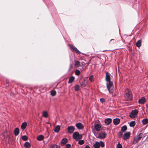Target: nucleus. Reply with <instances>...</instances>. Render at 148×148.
Listing matches in <instances>:
<instances>
[{
  "label": "nucleus",
  "mask_w": 148,
  "mask_h": 148,
  "mask_svg": "<svg viewBox=\"0 0 148 148\" xmlns=\"http://www.w3.org/2000/svg\"><path fill=\"white\" fill-rule=\"evenodd\" d=\"M71 147V145L69 144H66L65 146L66 148H70Z\"/></svg>",
  "instance_id": "obj_41"
},
{
  "label": "nucleus",
  "mask_w": 148,
  "mask_h": 148,
  "mask_svg": "<svg viewBox=\"0 0 148 148\" xmlns=\"http://www.w3.org/2000/svg\"><path fill=\"white\" fill-rule=\"evenodd\" d=\"M141 41L140 40L138 41L136 43V45L138 47H139L141 46Z\"/></svg>",
  "instance_id": "obj_29"
},
{
  "label": "nucleus",
  "mask_w": 148,
  "mask_h": 148,
  "mask_svg": "<svg viewBox=\"0 0 148 148\" xmlns=\"http://www.w3.org/2000/svg\"><path fill=\"white\" fill-rule=\"evenodd\" d=\"M123 132H120L118 133L119 137V138H121L122 137V136L123 135Z\"/></svg>",
  "instance_id": "obj_35"
},
{
  "label": "nucleus",
  "mask_w": 148,
  "mask_h": 148,
  "mask_svg": "<svg viewBox=\"0 0 148 148\" xmlns=\"http://www.w3.org/2000/svg\"><path fill=\"white\" fill-rule=\"evenodd\" d=\"M75 125L77 128L79 130H81L83 128L84 126L82 124L80 123H76Z\"/></svg>",
  "instance_id": "obj_13"
},
{
  "label": "nucleus",
  "mask_w": 148,
  "mask_h": 148,
  "mask_svg": "<svg viewBox=\"0 0 148 148\" xmlns=\"http://www.w3.org/2000/svg\"><path fill=\"white\" fill-rule=\"evenodd\" d=\"M100 101L102 103H103V102L105 101V100L104 98H101L100 99Z\"/></svg>",
  "instance_id": "obj_40"
},
{
  "label": "nucleus",
  "mask_w": 148,
  "mask_h": 148,
  "mask_svg": "<svg viewBox=\"0 0 148 148\" xmlns=\"http://www.w3.org/2000/svg\"><path fill=\"white\" fill-rule=\"evenodd\" d=\"M50 148H60V147L58 145L52 144L50 146Z\"/></svg>",
  "instance_id": "obj_25"
},
{
  "label": "nucleus",
  "mask_w": 148,
  "mask_h": 148,
  "mask_svg": "<svg viewBox=\"0 0 148 148\" xmlns=\"http://www.w3.org/2000/svg\"><path fill=\"white\" fill-rule=\"evenodd\" d=\"M131 133L130 132H126L124 134L123 136V139L124 140H126L129 138L130 135Z\"/></svg>",
  "instance_id": "obj_8"
},
{
  "label": "nucleus",
  "mask_w": 148,
  "mask_h": 148,
  "mask_svg": "<svg viewBox=\"0 0 148 148\" xmlns=\"http://www.w3.org/2000/svg\"><path fill=\"white\" fill-rule=\"evenodd\" d=\"M68 142V140L66 138H63L61 142V145H64Z\"/></svg>",
  "instance_id": "obj_16"
},
{
  "label": "nucleus",
  "mask_w": 148,
  "mask_h": 148,
  "mask_svg": "<svg viewBox=\"0 0 148 148\" xmlns=\"http://www.w3.org/2000/svg\"><path fill=\"white\" fill-rule=\"evenodd\" d=\"M84 143V140H80L78 142V144L80 145H82Z\"/></svg>",
  "instance_id": "obj_37"
},
{
  "label": "nucleus",
  "mask_w": 148,
  "mask_h": 148,
  "mask_svg": "<svg viewBox=\"0 0 148 148\" xmlns=\"http://www.w3.org/2000/svg\"><path fill=\"white\" fill-rule=\"evenodd\" d=\"M106 134L105 132H102L99 134L97 138L101 139H103L106 137Z\"/></svg>",
  "instance_id": "obj_7"
},
{
  "label": "nucleus",
  "mask_w": 148,
  "mask_h": 148,
  "mask_svg": "<svg viewBox=\"0 0 148 148\" xmlns=\"http://www.w3.org/2000/svg\"><path fill=\"white\" fill-rule=\"evenodd\" d=\"M112 40H114L113 39H112L111 40H110V41H112Z\"/></svg>",
  "instance_id": "obj_46"
},
{
  "label": "nucleus",
  "mask_w": 148,
  "mask_h": 148,
  "mask_svg": "<svg viewBox=\"0 0 148 148\" xmlns=\"http://www.w3.org/2000/svg\"><path fill=\"white\" fill-rule=\"evenodd\" d=\"M106 80L107 82L111 81V79L110 77V76L111 75L110 73L106 72Z\"/></svg>",
  "instance_id": "obj_10"
},
{
  "label": "nucleus",
  "mask_w": 148,
  "mask_h": 148,
  "mask_svg": "<svg viewBox=\"0 0 148 148\" xmlns=\"http://www.w3.org/2000/svg\"><path fill=\"white\" fill-rule=\"evenodd\" d=\"M75 66L77 67H79L80 66V62L79 61H75Z\"/></svg>",
  "instance_id": "obj_24"
},
{
  "label": "nucleus",
  "mask_w": 148,
  "mask_h": 148,
  "mask_svg": "<svg viewBox=\"0 0 148 148\" xmlns=\"http://www.w3.org/2000/svg\"><path fill=\"white\" fill-rule=\"evenodd\" d=\"M120 122V119L119 118H116L114 119L113 120V122L115 125H118Z\"/></svg>",
  "instance_id": "obj_15"
},
{
  "label": "nucleus",
  "mask_w": 148,
  "mask_h": 148,
  "mask_svg": "<svg viewBox=\"0 0 148 148\" xmlns=\"http://www.w3.org/2000/svg\"><path fill=\"white\" fill-rule=\"evenodd\" d=\"M146 102V99L144 97H141L138 100L139 104H143Z\"/></svg>",
  "instance_id": "obj_14"
},
{
  "label": "nucleus",
  "mask_w": 148,
  "mask_h": 148,
  "mask_svg": "<svg viewBox=\"0 0 148 148\" xmlns=\"http://www.w3.org/2000/svg\"><path fill=\"white\" fill-rule=\"evenodd\" d=\"M136 124V123L135 121H132L130 123V127H134Z\"/></svg>",
  "instance_id": "obj_30"
},
{
  "label": "nucleus",
  "mask_w": 148,
  "mask_h": 148,
  "mask_svg": "<svg viewBox=\"0 0 148 148\" xmlns=\"http://www.w3.org/2000/svg\"><path fill=\"white\" fill-rule=\"evenodd\" d=\"M107 88L110 93L113 92V90L114 88L113 83L112 82H107L106 83Z\"/></svg>",
  "instance_id": "obj_1"
},
{
  "label": "nucleus",
  "mask_w": 148,
  "mask_h": 148,
  "mask_svg": "<svg viewBox=\"0 0 148 148\" xmlns=\"http://www.w3.org/2000/svg\"><path fill=\"white\" fill-rule=\"evenodd\" d=\"M27 123L26 122H24L22 123L21 125V128L22 129L24 130L26 128Z\"/></svg>",
  "instance_id": "obj_20"
},
{
  "label": "nucleus",
  "mask_w": 148,
  "mask_h": 148,
  "mask_svg": "<svg viewBox=\"0 0 148 148\" xmlns=\"http://www.w3.org/2000/svg\"><path fill=\"white\" fill-rule=\"evenodd\" d=\"M100 146L102 147H104L105 146V143L102 141H100L99 142Z\"/></svg>",
  "instance_id": "obj_34"
},
{
  "label": "nucleus",
  "mask_w": 148,
  "mask_h": 148,
  "mask_svg": "<svg viewBox=\"0 0 148 148\" xmlns=\"http://www.w3.org/2000/svg\"><path fill=\"white\" fill-rule=\"evenodd\" d=\"M67 130L69 133L71 134L73 133L74 131L75 128L73 126H70L68 127Z\"/></svg>",
  "instance_id": "obj_11"
},
{
  "label": "nucleus",
  "mask_w": 148,
  "mask_h": 148,
  "mask_svg": "<svg viewBox=\"0 0 148 148\" xmlns=\"http://www.w3.org/2000/svg\"><path fill=\"white\" fill-rule=\"evenodd\" d=\"M22 139L24 141H27L28 139V138L26 135H24L22 137Z\"/></svg>",
  "instance_id": "obj_32"
},
{
  "label": "nucleus",
  "mask_w": 148,
  "mask_h": 148,
  "mask_svg": "<svg viewBox=\"0 0 148 148\" xmlns=\"http://www.w3.org/2000/svg\"><path fill=\"white\" fill-rule=\"evenodd\" d=\"M116 148H122V146L121 144L119 143L116 146Z\"/></svg>",
  "instance_id": "obj_39"
},
{
  "label": "nucleus",
  "mask_w": 148,
  "mask_h": 148,
  "mask_svg": "<svg viewBox=\"0 0 148 148\" xmlns=\"http://www.w3.org/2000/svg\"><path fill=\"white\" fill-rule=\"evenodd\" d=\"M42 115L44 117L47 118L48 116V114L47 111H44Z\"/></svg>",
  "instance_id": "obj_28"
},
{
  "label": "nucleus",
  "mask_w": 148,
  "mask_h": 148,
  "mask_svg": "<svg viewBox=\"0 0 148 148\" xmlns=\"http://www.w3.org/2000/svg\"><path fill=\"white\" fill-rule=\"evenodd\" d=\"M125 97H126L128 99L132 100V96L131 92L129 90H127L126 92Z\"/></svg>",
  "instance_id": "obj_5"
},
{
  "label": "nucleus",
  "mask_w": 148,
  "mask_h": 148,
  "mask_svg": "<svg viewBox=\"0 0 148 148\" xmlns=\"http://www.w3.org/2000/svg\"><path fill=\"white\" fill-rule=\"evenodd\" d=\"M72 65L71 64H70V66H69V71H70L71 69L72 68Z\"/></svg>",
  "instance_id": "obj_42"
},
{
  "label": "nucleus",
  "mask_w": 148,
  "mask_h": 148,
  "mask_svg": "<svg viewBox=\"0 0 148 148\" xmlns=\"http://www.w3.org/2000/svg\"><path fill=\"white\" fill-rule=\"evenodd\" d=\"M93 146L95 148H100L99 143L97 141H96L95 144Z\"/></svg>",
  "instance_id": "obj_19"
},
{
  "label": "nucleus",
  "mask_w": 148,
  "mask_h": 148,
  "mask_svg": "<svg viewBox=\"0 0 148 148\" xmlns=\"http://www.w3.org/2000/svg\"><path fill=\"white\" fill-rule=\"evenodd\" d=\"M69 45L70 46V48L71 49L72 51H75L78 54L81 53V52L79 51L75 46L70 44H69Z\"/></svg>",
  "instance_id": "obj_6"
},
{
  "label": "nucleus",
  "mask_w": 148,
  "mask_h": 148,
  "mask_svg": "<svg viewBox=\"0 0 148 148\" xmlns=\"http://www.w3.org/2000/svg\"><path fill=\"white\" fill-rule=\"evenodd\" d=\"M89 80L91 82L94 81V78L92 75H91L89 77Z\"/></svg>",
  "instance_id": "obj_38"
},
{
  "label": "nucleus",
  "mask_w": 148,
  "mask_h": 148,
  "mask_svg": "<svg viewBox=\"0 0 148 148\" xmlns=\"http://www.w3.org/2000/svg\"><path fill=\"white\" fill-rule=\"evenodd\" d=\"M112 119L110 118H108L105 119L104 122L106 125H109L112 122Z\"/></svg>",
  "instance_id": "obj_12"
},
{
  "label": "nucleus",
  "mask_w": 148,
  "mask_h": 148,
  "mask_svg": "<svg viewBox=\"0 0 148 148\" xmlns=\"http://www.w3.org/2000/svg\"><path fill=\"white\" fill-rule=\"evenodd\" d=\"M75 75H79L80 74L81 72L79 70H77L75 71Z\"/></svg>",
  "instance_id": "obj_36"
},
{
  "label": "nucleus",
  "mask_w": 148,
  "mask_h": 148,
  "mask_svg": "<svg viewBox=\"0 0 148 148\" xmlns=\"http://www.w3.org/2000/svg\"><path fill=\"white\" fill-rule=\"evenodd\" d=\"M74 77L73 76H71L69 78V80L68 82V83L70 84L72 83L74 81Z\"/></svg>",
  "instance_id": "obj_23"
},
{
  "label": "nucleus",
  "mask_w": 148,
  "mask_h": 148,
  "mask_svg": "<svg viewBox=\"0 0 148 148\" xmlns=\"http://www.w3.org/2000/svg\"><path fill=\"white\" fill-rule=\"evenodd\" d=\"M127 127L126 125L123 126L121 128V130L123 132H124L127 130Z\"/></svg>",
  "instance_id": "obj_27"
},
{
  "label": "nucleus",
  "mask_w": 148,
  "mask_h": 148,
  "mask_svg": "<svg viewBox=\"0 0 148 148\" xmlns=\"http://www.w3.org/2000/svg\"><path fill=\"white\" fill-rule=\"evenodd\" d=\"M81 64L82 66H84L85 65V64L84 62H81Z\"/></svg>",
  "instance_id": "obj_43"
},
{
  "label": "nucleus",
  "mask_w": 148,
  "mask_h": 148,
  "mask_svg": "<svg viewBox=\"0 0 148 148\" xmlns=\"http://www.w3.org/2000/svg\"><path fill=\"white\" fill-rule=\"evenodd\" d=\"M94 128L97 131H99L101 128V125L99 124H94Z\"/></svg>",
  "instance_id": "obj_9"
},
{
  "label": "nucleus",
  "mask_w": 148,
  "mask_h": 148,
  "mask_svg": "<svg viewBox=\"0 0 148 148\" xmlns=\"http://www.w3.org/2000/svg\"><path fill=\"white\" fill-rule=\"evenodd\" d=\"M145 134L143 133H140L139 135L136 136V138L134 139L133 142V144H135L139 140H140L143 136Z\"/></svg>",
  "instance_id": "obj_2"
},
{
  "label": "nucleus",
  "mask_w": 148,
  "mask_h": 148,
  "mask_svg": "<svg viewBox=\"0 0 148 148\" xmlns=\"http://www.w3.org/2000/svg\"><path fill=\"white\" fill-rule=\"evenodd\" d=\"M50 92L52 96H54L56 95V92L55 90H51Z\"/></svg>",
  "instance_id": "obj_33"
},
{
  "label": "nucleus",
  "mask_w": 148,
  "mask_h": 148,
  "mask_svg": "<svg viewBox=\"0 0 148 148\" xmlns=\"http://www.w3.org/2000/svg\"><path fill=\"white\" fill-rule=\"evenodd\" d=\"M138 113V111L137 110H133L130 114V116L132 118H134L137 116Z\"/></svg>",
  "instance_id": "obj_4"
},
{
  "label": "nucleus",
  "mask_w": 148,
  "mask_h": 148,
  "mask_svg": "<svg viewBox=\"0 0 148 148\" xmlns=\"http://www.w3.org/2000/svg\"><path fill=\"white\" fill-rule=\"evenodd\" d=\"M44 136L42 135L38 136L37 138V140L38 141H42L44 139Z\"/></svg>",
  "instance_id": "obj_21"
},
{
  "label": "nucleus",
  "mask_w": 148,
  "mask_h": 148,
  "mask_svg": "<svg viewBox=\"0 0 148 148\" xmlns=\"http://www.w3.org/2000/svg\"><path fill=\"white\" fill-rule=\"evenodd\" d=\"M24 146L25 148H30L31 147L30 143L28 142L25 143Z\"/></svg>",
  "instance_id": "obj_18"
},
{
  "label": "nucleus",
  "mask_w": 148,
  "mask_h": 148,
  "mask_svg": "<svg viewBox=\"0 0 148 148\" xmlns=\"http://www.w3.org/2000/svg\"><path fill=\"white\" fill-rule=\"evenodd\" d=\"M74 90L75 91H78L79 90V85H77L74 86Z\"/></svg>",
  "instance_id": "obj_31"
},
{
  "label": "nucleus",
  "mask_w": 148,
  "mask_h": 148,
  "mask_svg": "<svg viewBox=\"0 0 148 148\" xmlns=\"http://www.w3.org/2000/svg\"><path fill=\"white\" fill-rule=\"evenodd\" d=\"M73 137L76 141H78L82 138V135H80L78 132H74L73 134Z\"/></svg>",
  "instance_id": "obj_3"
},
{
  "label": "nucleus",
  "mask_w": 148,
  "mask_h": 148,
  "mask_svg": "<svg viewBox=\"0 0 148 148\" xmlns=\"http://www.w3.org/2000/svg\"><path fill=\"white\" fill-rule=\"evenodd\" d=\"M14 134L15 136H18L19 133V130L18 128H16L14 131Z\"/></svg>",
  "instance_id": "obj_17"
},
{
  "label": "nucleus",
  "mask_w": 148,
  "mask_h": 148,
  "mask_svg": "<svg viewBox=\"0 0 148 148\" xmlns=\"http://www.w3.org/2000/svg\"><path fill=\"white\" fill-rule=\"evenodd\" d=\"M147 108H148V104L147 106Z\"/></svg>",
  "instance_id": "obj_45"
},
{
  "label": "nucleus",
  "mask_w": 148,
  "mask_h": 148,
  "mask_svg": "<svg viewBox=\"0 0 148 148\" xmlns=\"http://www.w3.org/2000/svg\"><path fill=\"white\" fill-rule=\"evenodd\" d=\"M60 130V126L59 125H57L54 129V132L56 133H58Z\"/></svg>",
  "instance_id": "obj_22"
},
{
  "label": "nucleus",
  "mask_w": 148,
  "mask_h": 148,
  "mask_svg": "<svg viewBox=\"0 0 148 148\" xmlns=\"http://www.w3.org/2000/svg\"><path fill=\"white\" fill-rule=\"evenodd\" d=\"M142 122L143 124L145 125L148 123V119H144L142 120Z\"/></svg>",
  "instance_id": "obj_26"
},
{
  "label": "nucleus",
  "mask_w": 148,
  "mask_h": 148,
  "mask_svg": "<svg viewBox=\"0 0 148 148\" xmlns=\"http://www.w3.org/2000/svg\"><path fill=\"white\" fill-rule=\"evenodd\" d=\"M84 148H90V147L89 145H86V146Z\"/></svg>",
  "instance_id": "obj_44"
}]
</instances>
